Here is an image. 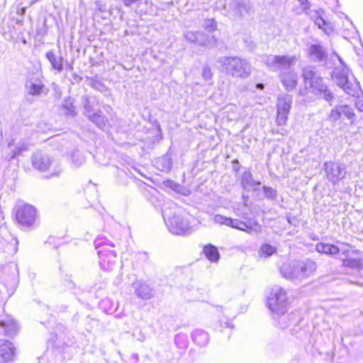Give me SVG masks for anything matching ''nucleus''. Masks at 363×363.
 <instances>
[{"mask_svg":"<svg viewBox=\"0 0 363 363\" xmlns=\"http://www.w3.org/2000/svg\"><path fill=\"white\" fill-rule=\"evenodd\" d=\"M162 216L169 231L175 235H186L193 232V228L187 218L180 213L179 208L172 201L166 203Z\"/></svg>","mask_w":363,"mask_h":363,"instance_id":"1","label":"nucleus"},{"mask_svg":"<svg viewBox=\"0 0 363 363\" xmlns=\"http://www.w3.org/2000/svg\"><path fill=\"white\" fill-rule=\"evenodd\" d=\"M316 264L311 259L287 262L282 264L280 272L283 277L294 282L308 278L315 270Z\"/></svg>","mask_w":363,"mask_h":363,"instance_id":"2","label":"nucleus"},{"mask_svg":"<svg viewBox=\"0 0 363 363\" xmlns=\"http://www.w3.org/2000/svg\"><path fill=\"white\" fill-rule=\"evenodd\" d=\"M306 85L309 84L311 93L320 98H323L331 104L334 94L323 82V79L318 75L313 67H306L302 73Z\"/></svg>","mask_w":363,"mask_h":363,"instance_id":"3","label":"nucleus"},{"mask_svg":"<svg viewBox=\"0 0 363 363\" xmlns=\"http://www.w3.org/2000/svg\"><path fill=\"white\" fill-rule=\"evenodd\" d=\"M218 62L223 67V69L233 77L247 78L252 72V66L245 60L238 57H222Z\"/></svg>","mask_w":363,"mask_h":363,"instance_id":"4","label":"nucleus"},{"mask_svg":"<svg viewBox=\"0 0 363 363\" xmlns=\"http://www.w3.org/2000/svg\"><path fill=\"white\" fill-rule=\"evenodd\" d=\"M339 61L340 65L335 67L331 77L337 85L347 94L354 96L359 93V85L356 82L350 81L348 79L349 70L344 65L342 59L337 54H334Z\"/></svg>","mask_w":363,"mask_h":363,"instance_id":"5","label":"nucleus"},{"mask_svg":"<svg viewBox=\"0 0 363 363\" xmlns=\"http://www.w3.org/2000/svg\"><path fill=\"white\" fill-rule=\"evenodd\" d=\"M213 221L214 223L230 226L248 234H259L262 230L261 225L256 220L250 218L240 220L216 214L213 217Z\"/></svg>","mask_w":363,"mask_h":363,"instance_id":"6","label":"nucleus"},{"mask_svg":"<svg viewBox=\"0 0 363 363\" xmlns=\"http://www.w3.org/2000/svg\"><path fill=\"white\" fill-rule=\"evenodd\" d=\"M307 56L313 62L320 64L328 68H332L334 65V57L336 54L333 52L330 55L328 49L323 46L319 41L315 40L314 43L307 44Z\"/></svg>","mask_w":363,"mask_h":363,"instance_id":"7","label":"nucleus"},{"mask_svg":"<svg viewBox=\"0 0 363 363\" xmlns=\"http://www.w3.org/2000/svg\"><path fill=\"white\" fill-rule=\"evenodd\" d=\"M264 63L272 71L279 72V75L283 72L293 70V67L297 62L295 55H267L263 59Z\"/></svg>","mask_w":363,"mask_h":363,"instance_id":"8","label":"nucleus"},{"mask_svg":"<svg viewBox=\"0 0 363 363\" xmlns=\"http://www.w3.org/2000/svg\"><path fill=\"white\" fill-rule=\"evenodd\" d=\"M268 308L275 314L284 315L288 307V300L286 291L279 286L272 289L267 299Z\"/></svg>","mask_w":363,"mask_h":363,"instance_id":"9","label":"nucleus"},{"mask_svg":"<svg viewBox=\"0 0 363 363\" xmlns=\"http://www.w3.org/2000/svg\"><path fill=\"white\" fill-rule=\"evenodd\" d=\"M25 87L28 94L33 96H45L49 91L43 82V74L39 71H33L28 74Z\"/></svg>","mask_w":363,"mask_h":363,"instance_id":"10","label":"nucleus"},{"mask_svg":"<svg viewBox=\"0 0 363 363\" xmlns=\"http://www.w3.org/2000/svg\"><path fill=\"white\" fill-rule=\"evenodd\" d=\"M16 218L22 227L31 228L38 225L37 211L34 206L28 203L16 206Z\"/></svg>","mask_w":363,"mask_h":363,"instance_id":"11","label":"nucleus"},{"mask_svg":"<svg viewBox=\"0 0 363 363\" xmlns=\"http://www.w3.org/2000/svg\"><path fill=\"white\" fill-rule=\"evenodd\" d=\"M325 177L333 184L343 179L347 174L345 164L336 162H325L323 167Z\"/></svg>","mask_w":363,"mask_h":363,"instance_id":"12","label":"nucleus"},{"mask_svg":"<svg viewBox=\"0 0 363 363\" xmlns=\"http://www.w3.org/2000/svg\"><path fill=\"white\" fill-rule=\"evenodd\" d=\"M291 104L292 96L289 94H284L278 97L276 118V123L278 125H284L286 123Z\"/></svg>","mask_w":363,"mask_h":363,"instance_id":"13","label":"nucleus"},{"mask_svg":"<svg viewBox=\"0 0 363 363\" xmlns=\"http://www.w3.org/2000/svg\"><path fill=\"white\" fill-rule=\"evenodd\" d=\"M252 11V4L250 0H233L230 5L229 15L235 19L249 16Z\"/></svg>","mask_w":363,"mask_h":363,"instance_id":"14","label":"nucleus"},{"mask_svg":"<svg viewBox=\"0 0 363 363\" xmlns=\"http://www.w3.org/2000/svg\"><path fill=\"white\" fill-rule=\"evenodd\" d=\"M99 265L104 271H111L116 266V252L100 249L98 250Z\"/></svg>","mask_w":363,"mask_h":363,"instance_id":"15","label":"nucleus"},{"mask_svg":"<svg viewBox=\"0 0 363 363\" xmlns=\"http://www.w3.org/2000/svg\"><path fill=\"white\" fill-rule=\"evenodd\" d=\"M45 56L53 69L57 72H61L64 69L65 60L60 52L57 54L54 50H51L46 53ZM65 69H73L72 65L66 60Z\"/></svg>","mask_w":363,"mask_h":363,"instance_id":"16","label":"nucleus"},{"mask_svg":"<svg viewBox=\"0 0 363 363\" xmlns=\"http://www.w3.org/2000/svg\"><path fill=\"white\" fill-rule=\"evenodd\" d=\"M135 294L140 298L148 300L153 297V289L145 281L136 279L132 283Z\"/></svg>","mask_w":363,"mask_h":363,"instance_id":"17","label":"nucleus"},{"mask_svg":"<svg viewBox=\"0 0 363 363\" xmlns=\"http://www.w3.org/2000/svg\"><path fill=\"white\" fill-rule=\"evenodd\" d=\"M51 163V158L41 152H35L32 156L33 167L39 171L45 172L48 170Z\"/></svg>","mask_w":363,"mask_h":363,"instance_id":"18","label":"nucleus"},{"mask_svg":"<svg viewBox=\"0 0 363 363\" xmlns=\"http://www.w3.org/2000/svg\"><path fill=\"white\" fill-rule=\"evenodd\" d=\"M184 35L186 40L191 43H199L202 45H208L210 41H212L213 43L216 42L213 37L208 38L203 32L187 31Z\"/></svg>","mask_w":363,"mask_h":363,"instance_id":"19","label":"nucleus"},{"mask_svg":"<svg viewBox=\"0 0 363 363\" xmlns=\"http://www.w3.org/2000/svg\"><path fill=\"white\" fill-rule=\"evenodd\" d=\"M281 82L287 91L294 89L297 85L298 77L294 70L283 72L279 75Z\"/></svg>","mask_w":363,"mask_h":363,"instance_id":"20","label":"nucleus"},{"mask_svg":"<svg viewBox=\"0 0 363 363\" xmlns=\"http://www.w3.org/2000/svg\"><path fill=\"white\" fill-rule=\"evenodd\" d=\"M241 185L246 191H257L260 182L254 180L252 173L249 170H246L242 173Z\"/></svg>","mask_w":363,"mask_h":363,"instance_id":"21","label":"nucleus"},{"mask_svg":"<svg viewBox=\"0 0 363 363\" xmlns=\"http://www.w3.org/2000/svg\"><path fill=\"white\" fill-rule=\"evenodd\" d=\"M15 354V347L13 344L7 340H0V357L4 362L13 359Z\"/></svg>","mask_w":363,"mask_h":363,"instance_id":"22","label":"nucleus"},{"mask_svg":"<svg viewBox=\"0 0 363 363\" xmlns=\"http://www.w3.org/2000/svg\"><path fill=\"white\" fill-rule=\"evenodd\" d=\"M0 326L4 328L5 334L9 337L14 336L18 331V325L11 316H6L0 321Z\"/></svg>","mask_w":363,"mask_h":363,"instance_id":"23","label":"nucleus"},{"mask_svg":"<svg viewBox=\"0 0 363 363\" xmlns=\"http://www.w3.org/2000/svg\"><path fill=\"white\" fill-rule=\"evenodd\" d=\"M88 118L96 125L103 130H106L110 127L108 119L103 115L101 110H98L97 112L88 115Z\"/></svg>","mask_w":363,"mask_h":363,"instance_id":"24","label":"nucleus"},{"mask_svg":"<svg viewBox=\"0 0 363 363\" xmlns=\"http://www.w3.org/2000/svg\"><path fill=\"white\" fill-rule=\"evenodd\" d=\"M191 337L193 341L201 347L207 345L209 342L208 334L201 329L194 330L191 334Z\"/></svg>","mask_w":363,"mask_h":363,"instance_id":"25","label":"nucleus"},{"mask_svg":"<svg viewBox=\"0 0 363 363\" xmlns=\"http://www.w3.org/2000/svg\"><path fill=\"white\" fill-rule=\"evenodd\" d=\"M315 250L320 252L328 255H335L340 252V249L330 243L318 242L315 245Z\"/></svg>","mask_w":363,"mask_h":363,"instance_id":"26","label":"nucleus"},{"mask_svg":"<svg viewBox=\"0 0 363 363\" xmlns=\"http://www.w3.org/2000/svg\"><path fill=\"white\" fill-rule=\"evenodd\" d=\"M206 258L211 262H218L220 255L217 247L212 245H206L203 250Z\"/></svg>","mask_w":363,"mask_h":363,"instance_id":"27","label":"nucleus"},{"mask_svg":"<svg viewBox=\"0 0 363 363\" xmlns=\"http://www.w3.org/2000/svg\"><path fill=\"white\" fill-rule=\"evenodd\" d=\"M62 108L66 116L74 117L77 115L75 106L73 105V99L71 97H67L63 100Z\"/></svg>","mask_w":363,"mask_h":363,"instance_id":"28","label":"nucleus"},{"mask_svg":"<svg viewBox=\"0 0 363 363\" xmlns=\"http://www.w3.org/2000/svg\"><path fill=\"white\" fill-rule=\"evenodd\" d=\"M338 107L341 116L344 115L352 123L356 120V115L351 106L347 104H340Z\"/></svg>","mask_w":363,"mask_h":363,"instance_id":"29","label":"nucleus"},{"mask_svg":"<svg viewBox=\"0 0 363 363\" xmlns=\"http://www.w3.org/2000/svg\"><path fill=\"white\" fill-rule=\"evenodd\" d=\"M277 248L276 247L269 244V243H263L261 245L259 250V253L260 256L268 257L276 253Z\"/></svg>","mask_w":363,"mask_h":363,"instance_id":"30","label":"nucleus"},{"mask_svg":"<svg viewBox=\"0 0 363 363\" xmlns=\"http://www.w3.org/2000/svg\"><path fill=\"white\" fill-rule=\"evenodd\" d=\"M342 265L353 269H360L362 267L361 260L354 258L342 259Z\"/></svg>","mask_w":363,"mask_h":363,"instance_id":"31","label":"nucleus"},{"mask_svg":"<svg viewBox=\"0 0 363 363\" xmlns=\"http://www.w3.org/2000/svg\"><path fill=\"white\" fill-rule=\"evenodd\" d=\"M95 247L96 250L104 249L107 250L106 246L113 247L115 245L113 242L108 240L106 238H97L94 241Z\"/></svg>","mask_w":363,"mask_h":363,"instance_id":"32","label":"nucleus"},{"mask_svg":"<svg viewBox=\"0 0 363 363\" xmlns=\"http://www.w3.org/2000/svg\"><path fill=\"white\" fill-rule=\"evenodd\" d=\"M13 145H14L13 140H11V141H9L8 143L7 147L9 149H10V151L6 155V159H7L9 161L12 159H14L16 156H18L21 154V152L19 151H18V150L16 149V146L13 149L11 148L12 146H13Z\"/></svg>","mask_w":363,"mask_h":363,"instance_id":"33","label":"nucleus"},{"mask_svg":"<svg viewBox=\"0 0 363 363\" xmlns=\"http://www.w3.org/2000/svg\"><path fill=\"white\" fill-rule=\"evenodd\" d=\"M72 160L76 167H79L85 162L84 156L78 151L73 152L72 155Z\"/></svg>","mask_w":363,"mask_h":363,"instance_id":"34","label":"nucleus"},{"mask_svg":"<svg viewBox=\"0 0 363 363\" xmlns=\"http://www.w3.org/2000/svg\"><path fill=\"white\" fill-rule=\"evenodd\" d=\"M341 118V114L339 110L338 105H336L334 108L331 110L328 115V120L333 122L337 121Z\"/></svg>","mask_w":363,"mask_h":363,"instance_id":"35","label":"nucleus"},{"mask_svg":"<svg viewBox=\"0 0 363 363\" xmlns=\"http://www.w3.org/2000/svg\"><path fill=\"white\" fill-rule=\"evenodd\" d=\"M203 28L208 32H213L217 29L216 21L213 18L208 19L204 22Z\"/></svg>","mask_w":363,"mask_h":363,"instance_id":"36","label":"nucleus"},{"mask_svg":"<svg viewBox=\"0 0 363 363\" xmlns=\"http://www.w3.org/2000/svg\"><path fill=\"white\" fill-rule=\"evenodd\" d=\"M314 23L318 26L319 28H323L326 24V21L320 15L319 12H315V15L312 16Z\"/></svg>","mask_w":363,"mask_h":363,"instance_id":"37","label":"nucleus"},{"mask_svg":"<svg viewBox=\"0 0 363 363\" xmlns=\"http://www.w3.org/2000/svg\"><path fill=\"white\" fill-rule=\"evenodd\" d=\"M264 194L268 199H274L277 196V191L272 187L263 186Z\"/></svg>","mask_w":363,"mask_h":363,"instance_id":"38","label":"nucleus"},{"mask_svg":"<svg viewBox=\"0 0 363 363\" xmlns=\"http://www.w3.org/2000/svg\"><path fill=\"white\" fill-rule=\"evenodd\" d=\"M83 104L84 108V114L88 118V115L91 114V106L87 96L83 98Z\"/></svg>","mask_w":363,"mask_h":363,"instance_id":"39","label":"nucleus"},{"mask_svg":"<svg viewBox=\"0 0 363 363\" xmlns=\"http://www.w3.org/2000/svg\"><path fill=\"white\" fill-rule=\"evenodd\" d=\"M16 147L18 151L21 153L22 152L28 150V145L24 140H21L16 144Z\"/></svg>","mask_w":363,"mask_h":363,"instance_id":"40","label":"nucleus"},{"mask_svg":"<svg viewBox=\"0 0 363 363\" xmlns=\"http://www.w3.org/2000/svg\"><path fill=\"white\" fill-rule=\"evenodd\" d=\"M202 75H203V77L206 81L211 79V77H212V72H211V69L209 67H204L203 69Z\"/></svg>","mask_w":363,"mask_h":363,"instance_id":"41","label":"nucleus"},{"mask_svg":"<svg viewBox=\"0 0 363 363\" xmlns=\"http://www.w3.org/2000/svg\"><path fill=\"white\" fill-rule=\"evenodd\" d=\"M327 35H330L333 31L332 26L326 22V24L323 28H320Z\"/></svg>","mask_w":363,"mask_h":363,"instance_id":"42","label":"nucleus"},{"mask_svg":"<svg viewBox=\"0 0 363 363\" xmlns=\"http://www.w3.org/2000/svg\"><path fill=\"white\" fill-rule=\"evenodd\" d=\"M300 3L301 7L303 8V11L306 12L308 9L310 8V4L308 0H298Z\"/></svg>","mask_w":363,"mask_h":363,"instance_id":"43","label":"nucleus"},{"mask_svg":"<svg viewBox=\"0 0 363 363\" xmlns=\"http://www.w3.org/2000/svg\"><path fill=\"white\" fill-rule=\"evenodd\" d=\"M223 323L224 324L223 325V323L222 322L220 323L221 328H230V329L233 328V325L230 322L225 320V321H224Z\"/></svg>","mask_w":363,"mask_h":363,"instance_id":"44","label":"nucleus"},{"mask_svg":"<svg viewBox=\"0 0 363 363\" xmlns=\"http://www.w3.org/2000/svg\"><path fill=\"white\" fill-rule=\"evenodd\" d=\"M355 106L357 109L359 110V111H363V101H362L361 100L356 101Z\"/></svg>","mask_w":363,"mask_h":363,"instance_id":"45","label":"nucleus"},{"mask_svg":"<svg viewBox=\"0 0 363 363\" xmlns=\"http://www.w3.org/2000/svg\"><path fill=\"white\" fill-rule=\"evenodd\" d=\"M62 172V169L60 167H58L57 169H56L55 171V172H53L52 174H51V177H57L60 172Z\"/></svg>","mask_w":363,"mask_h":363,"instance_id":"46","label":"nucleus"},{"mask_svg":"<svg viewBox=\"0 0 363 363\" xmlns=\"http://www.w3.org/2000/svg\"><path fill=\"white\" fill-rule=\"evenodd\" d=\"M277 133L281 135H284L286 134V130L281 129V130H277Z\"/></svg>","mask_w":363,"mask_h":363,"instance_id":"47","label":"nucleus"},{"mask_svg":"<svg viewBox=\"0 0 363 363\" xmlns=\"http://www.w3.org/2000/svg\"><path fill=\"white\" fill-rule=\"evenodd\" d=\"M342 254L344 255L345 256H347L348 254H349V251L348 250H343L342 252Z\"/></svg>","mask_w":363,"mask_h":363,"instance_id":"48","label":"nucleus"},{"mask_svg":"<svg viewBox=\"0 0 363 363\" xmlns=\"http://www.w3.org/2000/svg\"><path fill=\"white\" fill-rule=\"evenodd\" d=\"M73 77L76 81H78V79H81L77 74H74Z\"/></svg>","mask_w":363,"mask_h":363,"instance_id":"49","label":"nucleus"},{"mask_svg":"<svg viewBox=\"0 0 363 363\" xmlns=\"http://www.w3.org/2000/svg\"><path fill=\"white\" fill-rule=\"evenodd\" d=\"M182 338V335H177L175 337V342L177 343V341Z\"/></svg>","mask_w":363,"mask_h":363,"instance_id":"50","label":"nucleus"},{"mask_svg":"<svg viewBox=\"0 0 363 363\" xmlns=\"http://www.w3.org/2000/svg\"><path fill=\"white\" fill-rule=\"evenodd\" d=\"M257 87L258 88H262L263 87V84H257Z\"/></svg>","mask_w":363,"mask_h":363,"instance_id":"51","label":"nucleus"},{"mask_svg":"<svg viewBox=\"0 0 363 363\" xmlns=\"http://www.w3.org/2000/svg\"><path fill=\"white\" fill-rule=\"evenodd\" d=\"M1 136H2V134L0 133V140H1Z\"/></svg>","mask_w":363,"mask_h":363,"instance_id":"52","label":"nucleus"}]
</instances>
